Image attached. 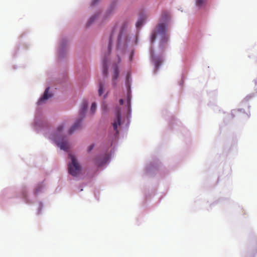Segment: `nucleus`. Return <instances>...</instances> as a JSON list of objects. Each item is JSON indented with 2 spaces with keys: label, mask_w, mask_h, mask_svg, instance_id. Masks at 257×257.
I'll use <instances>...</instances> for the list:
<instances>
[{
  "label": "nucleus",
  "mask_w": 257,
  "mask_h": 257,
  "mask_svg": "<svg viewBox=\"0 0 257 257\" xmlns=\"http://www.w3.org/2000/svg\"><path fill=\"white\" fill-rule=\"evenodd\" d=\"M64 125L61 124L55 130V131L51 134L49 138L53 141L57 146L60 148L61 150H64Z\"/></svg>",
  "instance_id": "f257e3e1"
},
{
  "label": "nucleus",
  "mask_w": 257,
  "mask_h": 257,
  "mask_svg": "<svg viewBox=\"0 0 257 257\" xmlns=\"http://www.w3.org/2000/svg\"><path fill=\"white\" fill-rule=\"evenodd\" d=\"M68 158L71 160V162L68 165L69 174L73 176H78L81 173V166L74 155L69 154Z\"/></svg>",
  "instance_id": "f03ea898"
},
{
  "label": "nucleus",
  "mask_w": 257,
  "mask_h": 257,
  "mask_svg": "<svg viewBox=\"0 0 257 257\" xmlns=\"http://www.w3.org/2000/svg\"><path fill=\"white\" fill-rule=\"evenodd\" d=\"M166 31V27L164 24H159L157 28V30L154 31L152 32L151 36V39L152 42H153L155 41L156 37L157 34H164Z\"/></svg>",
  "instance_id": "7ed1b4c3"
},
{
  "label": "nucleus",
  "mask_w": 257,
  "mask_h": 257,
  "mask_svg": "<svg viewBox=\"0 0 257 257\" xmlns=\"http://www.w3.org/2000/svg\"><path fill=\"white\" fill-rule=\"evenodd\" d=\"M121 124V114L119 110H118L115 114V118L114 122L112 123V126L113 130L115 131L116 134H118V131L117 127L120 126Z\"/></svg>",
  "instance_id": "20e7f679"
},
{
  "label": "nucleus",
  "mask_w": 257,
  "mask_h": 257,
  "mask_svg": "<svg viewBox=\"0 0 257 257\" xmlns=\"http://www.w3.org/2000/svg\"><path fill=\"white\" fill-rule=\"evenodd\" d=\"M109 160L108 155H104L97 157L95 161V163L98 166H102L107 162Z\"/></svg>",
  "instance_id": "39448f33"
},
{
  "label": "nucleus",
  "mask_w": 257,
  "mask_h": 257,
  "mask_svg": "<svg viewBox=\"0 0 257 257\" xmlns=\"http://www.w3.org/2000/svg\"><path fill=\"white\" fill-rule=\"evenodd\" d=\"M50 87H47L43 95V96L39 99L38 103L41 104L45 102L48 99L52 96V94L49 92Z\"/></svg>",
  "instance_id": "423d86ee"
},
{
  "label": "nucleus",
  "mask_w": 257,
  "mask_h": 257,
  "mask_svg": "<svg viewBox=\"0 0 257 257\" xmlns=\"http://www.w3.org/2000/svg\"><path fill=\"white\" fill-rule=\"evenodd\" d=\"M81 119H78L68 130V133L69 135L72 134L75 131L78 130L81 127Z\"/></svg>",
  "instance_id": "0eeeda50"
},
{
  "label": "nucleus",
  "mask_w": 257,
  "mask_h": 257,
  "mask_svg": "<svg viewBox=\"0 0 257 257\" xmlns=\"http://www.w3.org/2000/svg\"><path fill=\"white\" fill-rule=\"evenodd\" d=\"M88 102L86 100H84L82 102L80 108V115L83 117L87 109Z\"/></svg>",
  "instance_id": "6e6552de"
},
{
  "label": "nucleus",
  "mask_w": 257,
  "mask_h": 257,
  "mask_svg": "<svg viewBox=\"0 0 257 257\" xmlns=\"http://www.w3.org/2000/svg\"><path fill=\"white\" fill-rule=\"evenodd\" d=\"M146 19L147 16L145 14H142L140 15L139 19H138L136 23L137 28H139L140 27H141Z\"/></svg>",
  "instance_id": "1a4fd4ad"
},
{
  "label": "nucleus",
  "mask_w": 257,
  "mask_h": 257,
  "mask_svg": "<svg viewBox=\"0 0 257 257\" xmlns=\"http://www.w3.org/2000/svg\"><path fill=\"white\" fill-rule=\"evenodd\" d=\"M153 61L154 63L156 69L159 68L163 62L162 59L160 58H154L153 59Z\"/></svg>",
  "instance_id": "9d476101"
},
{
  "label": "nucleus",
  "mask_w": 257,
  "mask_h": 257,
  "mask_svg": "<svg viewBox=\"0 0 257 257\" xmlns=\"http://www.w3.org/2000/svg\"><path fill=\"white\" fill-rule=\"evenodd\" d=\"M103 73L104 75L107 76L108 73V68L107 66V61L105 59L103 61Z\"/></svg>",
  "instance_id": "9b49d317"
},
{
  "label": "nucleus",
  "mask_w": 257,
  "mask_h": 257,
  "mask_svg": "<svg viewBox=\"0 0 257 257\" xmlns=\"http://www.w3.org/2000/svg\"><path fill=\"white\" fill-rule=\"evenodd\" d=\"M104 84L101 82L99 83L98 93L101 96L104 93Z\"/></svg>",
  "instance_id": "f8f14e48"
},
{
  "label": "nucleus",
  "mask_w": 257,
  "mask_h": 257,
  "mask_svg": "<svg viewBox=\"0 0 257 257\" xmlns=\"http://www.w3.org/2000/svg\"><path fill=\"white\" fill-rule=\"evenodd\" d=\"M169 18V13L167 11H164L161 15V19L162 21H166Z\"/></svg>",
  "instance_id": "ddd939ff"
},
{
  "label": "nucleus",
  "mask_w": 257,
  "mask_h": 257,
  "mask_svg": "<svg viewBox=\"0 0 257 257\" xmlns=\"http://www.w3.org/2000/svg\"><path fill=\"white\" fill-rule=\"evenodd\" d=\"M205 3V0H196V5L199 8L203 6Z\"/></svg>",
  "instance_id": "4468645a"
},
{
  "label": "nucleus",
  "mask_w": 257,
  "mask_h": 257,
  "mask_svg": "<svg viewBox=\"0 0 257 257\" xmlns=\"http://www.w3.org/2000/svg\"><path fill=\"white\" fill-rule=\"evenodd\" d=\"M97 15L92 16L87 23V26H89L92 23H93L97 17Z\"/></svg>",
  "instance_id": "2eb2a0df"
},
{
  "label": "nucleus",
  "mask_w": 257,
  "mask_h": 257,
  "mask_svg": "<svg viewBox=\"0 0 257 257\" xmlns=\"http://www.w3.org/2000/svg\"><path fill=\"white\" fill-rule=\"evenodd\" d=\"M118 76H119V70H118V68L116 67L114 70V74L113 75V80L114 81V80H116L117 79Z\"/></svg>",
  "instance_id": "dca6fc26"
},
{
  "label": "nucleus",
  "mask_w": 257,
  "mask_h": 257,
  "mask_svg": "<svg viewBox=\"0 0 257 257\" xmlns=\"http://www.w3.org/2000/svg\"><path fill=\"white\" fill-rule=\"evenodd\" d=\"M113 34H114V32H112L110 37V38H109V45H108V52H109V53H110V49H111V44H112V37L113 36Z\"/></svg>",
  "instance_id": "f3484780"
},
{
  "label": "nucleus",
  "mask_w": 257,
  "mask_h": 257,
  "mask_svg": "<svg viewBox=\"0 0 257 257\" xmlns=\"http://www.w3.org/2000/svg\"><path fill=\"white\" fill-rule=\"evenodd\" d=\"M96 110V104L95 102L92 103L91 106V111L92 113H94Z\"/></svg>",
  "instance_id": "a211bd4d"
},
{
  "label": "nucleus",
  "mask_w": 257,
  "mask_h": 257,
  "mask_svg": "<svg viewBox=\"0 0 257 257\" xmlns=\"http://www.w3.org/2000/svg\"><path fill=\"white\" fill-rule=\"evenodd\" d=\"M41 188H42V187H41V185L38 186V187L35 189V194H37V193H38L40 191V190H41Z\"/></svg>",
  "instance_id": "6ab92c4d"
},
{
  "label": "nucleus",
  "mask_w": 257,
  "mask_h": 257,
  "mask_svg": "<svg viewBox=\"0 0 257 257\" xmlns=\"http://www.w3.org/2000/svg\"><path fill=\"white\" fill-rule=\"evenodd\" d=\"M127 104L128 105V107H129L131 105V97L129 95H127Z\"/></svg>",
  "instance_id": "aec40b11"
},
{
  "label": "nucleus",
  "mask_w": 257,
  "mask_h": 257,
  "mask_svg": "<svg viewBox=\"0 0 257 257\" xmlns=\"http://www.w3.org/2000/svg\"><path fill=\"white\" fill-rule=\"evenodd\" d=\"M94 145L93 144L91 145L88 148V152L91 151L94 148Z\"/></svg>",
  "instance_id": "412c9836"
},
{
  "label": "nucleus",
  "mask_w": 257,
  "mask_h": 257,
  "mask_svg": "<svg viewBox=\"0 0 257 257\" xmlns=\"http://www.w3.org/2000/svg\"><path fill=\"white\" fill-rule=\"evenodd\" d=\"M121 35H122V33H121V32H120V33H119V35H118V43H119V42H120V41Z\"/></svg>",
  "instance_id": "4be33fe9"
},
{
  "label": "nucleus",
  "mask_w": 257,
  "mask_h": 257,
  "mask_svg": "<svg viewBox=\"0 0 257 257\" xmlns=\"http://www.w3.org/2000/svg\"><path fill=\"white\" fill-rule=\"evenodd\" d=\"M119 103L120 105H122L123 103V100L122 99H120L119 101Z\"/></svg>",
  "instance_id": "5701e85b"
},
{
  "label": "nucleus",
  "mask_w": 257,
  "mask_h": 257,
  "mask_svg": "<svg viewBox=\"0 0 257 257\" xmlns=\"http://www.w3.org/2000/svg\"><path fill=\"white\" fill-rule=\"evenodd\" d=\"M99 0H94L92 2V5H95Z\"/></svg>",
  "instance_id": "b1692460"
},
{
  "label": "nucleus",
  "mask_w": 257,
  "mask_h": 257,
  "mask_svg": "<svg viewBox=\"0 0 257 257\" xmlns=\"http://www.w3.org/2000/svg\"><path fill=\"white\" fill-rule=\"evenodd\" d=\"M65 152L67 151V143L66 142H65Z\"/></svg>",
  "instance_id": "393cba45"
}]
</instances>
